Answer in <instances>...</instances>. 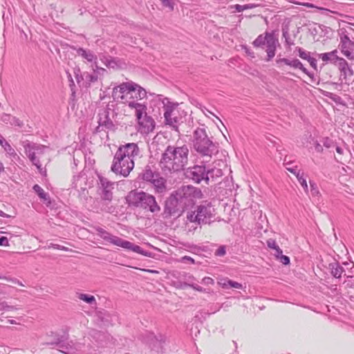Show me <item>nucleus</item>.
I'll return each instance as SVG.
<instances>
[{"mask_svg": "<svg viewBox=\"0 0 354 354\" xmlns=\"http://www.w3.org/2000/svg\"><path fill=\"white\" fill-rule=\"evenodd\" d=\"M203 194L199 188L192 185L182 186L173 192L165 201L164 214L165 217L180 215L186 209L192 207Z\"/></svg>", "mask_w": 354, "mask_h": 354, "instance_id": "1", "label": "nucleus"}, {"mask_svg": "<svg viewBox=\"0 0 354 354\" xmlns=\"http://www.w3.org/2000/svg\"><path fill=\"white\" fill-rule=\"evenodd\" d=\"M189 149L183 146L169 145L162 153L160 167L166 174H171L183 170L188 162Z\"/></svg>", "mask_w": 354, "mask_h": 354, "instance_id": "2", "label": "nucleus"}, {"mask_svg": "<svg viewBox=\"0 0 354 354\" xmlns=\"http://www.w3.org/2000/svg\"><path fill=\"white\" fill-rule=\"evenodd\" d=\"M192 145L194 150L202 157L211 158L217 152L216 144L209 138L204 127H198L194 130Z\"/></svg>", "mask_w": 354, "mask_h": 354, "instance_id": "3", "label": "nucleus"}, {"mask_svg": "<svg viewBox=\"0 0 354 354\" xmlns=\"http://www.w3.org/2000/svg\"><path fill=\"white\" fill-rule=\"evenodd\" d=\"M127 203L130 206L149 209L155 213L160 210L153 196L144 192L131 191L126 196Z\"/></svg>", "mask_w": 354, "mask_h": 354, "instance_id": "4", "label": "nucleus"}, {"mask_svg": "<svg viewBox=\"0 0 354 354\" xmlns=\"http://www.w3.org/2000/svg\"><path fill=\"white\" fill-rule=\"evenodd\" d=\"M97 236L103 240L111 243L113 245L121 247L128 250L133 251L145 257H151V252L142 250V248L130 241L124 240L119 236H115L106 231L100 227H95Z\"/></svg>", "mask_w": 354, "mask_h": 354, "instance_id": "5", "label": "nucleus"}, {"mask_svg": "<svg viewBox=\"0 0 354 354\" xmlns=\"http://www.w3.org/2000/svg\"><path fill=\"white\" fill-rule=\"evenodd\" d=\"M215 215V209L211 203L205 202L197 207L196 212L187 215L190 222H195L199 225L210 223Z\"/></svg>", "mask_w": 354, "mask_h": 354, "instance_id": "6", "label": "nucleus"}, {"mask_svg": "<svg viewBox=\"0 0 354 354\" xmlns=\"http://www.w3.org/2000/svg\"><path fill=\"white\" fill-rule=\"evenodd\" d=\"M159 100L162 104L165 124L170 126L174 130L178 131L179 118L177 116L178 106V102L170 101L168 97L158 95Z\"/></svg>", "mask_w": 354, "mask_h": 354, "instance_id": "7", "label": "nucleus"}, {"mask_svg": "<svg viewBox=\"0 0 354 354\" xmlns=\"http://www.w3.org/2000/svg\"><path fill=\"white\" fill-rule=\"evenodd\" d=\"M68 330H66L62 335L55 334V342L47 343V344L58 346L59 351L65 354H78L77 351L82 347V344L73 341L68 342Z\"/></svg>", "mask_w": 354, "mask_h": 354, "instance_id": "8", "label": "nucleus"}, {"mask_svg": "<svg viewBox=\"0 0 354 354\" xmlns=\"http://www.w3.org/2000/svg\"><path fill=\"white\" fill-rule=\"evenodd\" d=\"M116 160L119 162L124 158L133 160L142 156L140 150L136 143L129 142L120 145L115 152Z\"/></svg>", "mask_w": 354, "mask_h": 354, "instance_id": "9", "label": "nucleus"}, {"mask_svg": "<svg viewBox=\"0 0 354 354\" xmlns=\"http://www.w3.org/2000/svg\"><path fill=\"white\" fill-rule=\"evenodd\" d=\"M133 167V160L124 158L122 160L118 162L116 160V155L115 154L111 165V171L113 172L116 174H119L124 177H127L129 175Z\"/></svg>", "mask_w": 354, "mask_h": 354, "instance_id": "10", "label": "nucleus"}, {"mask_svg": "<svg viewBox=\"0 0 354 354\" xmlns=\"http://www.w3.org/2000/svg\"><path fill=\"white\" fill-rule=\"evenodd\" d=\"M340 39L339 46L342 53L348 58L353 59L352 53L354 50V42L349 38L348 32L346 28L339 30Z\"/></svg>", "mask_w": 354, "mask_h": 354, "instance_id": "11", "label": "nucleus"}, {"mask_svg": "<svg viewBox=\"0 0 354 354\" xmlns=\"http://www.w3.org/2000/svg\"><path fill=\"white\" fill-rule=\"evenodd\" d=\"M185 176L196 183L205 181L206 167L205 165H194L187 169Z\"/></svg>", "mask_w": 354, "mask_h": 354, "instance_id": "12", "label": "nucleus"}, {"mask_svg": "<svg viewBox=\"0 0 354 354\" xmlns=\"http://www.w3.org/2000/svg\"><path fill=\"white\" fill-rule=\"evenodd\" d=\"M133 82H123L113 88L112 97L114 100H121L126 103Z\"/></svg>", "mask_w": 354, "mask_h": 354, "instance_id": "13", "label": "nucleus"}, {"mask_svg": "<svg viewBox=\"0 0 354 354\" xmlns=\"http://www.w3.org/2000/svg\"><path fill=\"white\" fill-rule=\"evenodd\" d=\"M100 184V196L103 201H111L113 198V183L106 178L99 176Z\"/></svg>", "mask_w": 354, "mask_h": 354, "instance_id": "14", "label": "nucleus"}, {"mask_svg": "<svg viewBox=\"0 0 354 354\" xmlns=\"http://www.w3.org/2000/svg\"><path fill=\"white\" fill-rule=\"evenodd\" d=\"M147 97L146 91L141 87L140 85L133 82L129 93L127 96V101L126 103L128 104L129 101L136 102L139 100H142Z\"/></svg>", "mask_w": 354, "mask_h": 354, "instance_id": "15", "label": "nucleus"}, {"mask_svg": "<svg viewBox=\"0 0 354 354\" xmlns=\"http://www.w3.org/2000/svg\"><path fill=\"white\" fill-rule=\"evenodd\" d=\"M139 124V131L141 133L148 134L152 132L155 129V121L151 117L145 114L140 120H138Z\"/></svg>", "mask_w": 354, "mask_h": 354, "instance_id": "16", "label": "nucleus"}, {"mask_svg": "<svg viewBox=\"0 0 354 354\" xmlns=\"http://www.w3.org/2000/svg\"><path fill=\"white\" fill-rule=\"evenodd\" d=\"M111 109L109 105H107L106 108L99 113V121L100 126H102L109 130H113L115 125L110 118L109 112Z\"/></svg>", "mask_w": 354, "mask_h": 354, "instance_id": "17", "label": "nucleus"}, {"mask_svg": "<svg viewBox=\"0 0 354 354\" xmlns=\"http://www.w3.org/2000/svg\"><path fill=\"white\" fill-rule=\"evenodd\" d=\"M276 64L279 68H281L283 65L285 64L293 68H299L304 73H307V69L298 59H289L287 58H277L276 59Z\"/></svg>", "mask_w": 354, "mask_h": 354, "instance_id": "18", "label": "nucleus"}, {"mask_svg": "<svg viewBox=\"0 0 354 354\" xmlns=\"http://www.w3.org/2000/svg\"><path fill=\"white\" fill-rule=\"evenodd\" d=\"M33 145H24V149H25V153L28 157L31 162L36 166V167L38 169L39 172L41 174L43 173L42 168H41V164L40 163V161L39 160L38 156L34 153V149Z\"/></svg>", "mask_w": 354, "mask_h": 354, "instance_id": "19", "label": "nucleus"}, {"mask_svg": "<svg viewBox=\"0 0 354 354\" xmlns=\"http://www.w3.org/2000/svg\"><path fill=\"white\" fill-rule=\"evenodd\" d=\"M268 41H267V44L266 45V51L267 53V59L266 61H270L275 55V51L277 48V45L278 44V39L274 36H269Z\"/></svg>", "mask_w": 354, "mask_h": 354, "instance_id": "20", "label": "nucleus"}, {"mask_svg": "<svg viewBox=\"0 0 354 354\" xmlns=\"http://www.w3.org/2000/svg\"><path fill=\"white\" fill-rule=\"evenodd\" d=\"M128 106L131 109H135L137 120H140L147 114V106L144 104L129 101L128 102Z\"/></svg>", "mask_w": 354, "mask_h": 354, "instance_id": "21", "label": "nucleus"}, {"mask_svg": "<svg viewBox=\"0 0 354 354\" xmlns=\"http://www.w3.org/2000/svg\"><path fill=\"white\" fill-rule=\"evenodd\" d=\"M72 187L78 192L82 191L84 192L86 189V178L84 175L75 176L72 182Z\"/></svg>", "mask_w": 354, "mask_h": 354, "instance_id": "22", "label": "nucleus"}, {"mask_svg": "<svg viewBox=\"0 0 354 354\" xmlns=\"http://www.w3.org/2000/svg\"><path fill=\"white\" fill-rule=\"evenodd\" d=\"M76 50L77 55L86 59L88 62H95L96 64L97 56L90 50H86L83 48H73Z\"/></svg>", "mask_w": 354, "mask_h": 354, "instance_id": "23", "label": "nucleus"}, {"mask_svg": "<svg viewBox=\"0 0 354 354\" xmlns=\"http://www.w3.org/2000/svg\"><path fill=\"white\" fill-rule=\"evenodd\" d=\"M159 174L158 171H153L150 166L147 165L140 174V176L143 180L151 183Z\"/></svg>", "mask_w": 354, "mask_h": 354, "instance_id": "24", "label": "nucleus"}, {"mask_svg": "<svg viewBox=\"0 0 354 354\" xmlns=\"http://www.w3.org/2000/svg\"><path fill=\"white\" fill-rule=\"evenodd\" d=\"M328 268L330 270V274L336 279H340L342 274L345 272L344 268L337 261L330 263Z\"/></svg>", "mask_w": 354, "mask_h": 354, "instance_id": "25", "label": "nucleus"}, {"mask_svg": "<svg viewBox=\"0 0 354 354\" xmlns=\"http://www.w3.org/2000/svg\"><path fill=\"white\" fill-rule=\"evenodd\" d=\"M223 176V171L218 168L206 169L205 183H209L210 180L215 181L217 178H220Z\"/></svg>", "mask_w": 354, "mask_h": 354, "instance_id": "26", "label": "nucleus"}, {"mask_svg": "<svg viewBox=\"0 0 354 354\" xmlns=\"http://www.w3.org/2000/svg\"><path fill=\"white\" fill-rule=\"evenodd\" d=\"M166 180L164 178L161 177L160 174L154 178V180L151 183L153 185L156 192L163 193L166 191Z\"/></svg>", "mask_w": 354, "mask_h": 354, "instance_id": "27", "label": "nucleus"}, {"mask_svg": "<svg viewBox=\"0 0 354 354\" xmlns=\"http://www.w3.org/2000/svg\"><path fill=\"white\" fill-rule=\"evenodd\" d=\"M269 36H274V34L272 32H266L265 35H259L257 39L253 41L252 44L256 48H262L267 44V41H268Z\"/></svg>", "mask_w": 354, "mask_h": 354, "instance_id": "28", "label": "nucleus"}, {"mask_svg": "<svg viewBox=\"0 0 354 354\" xmlns=\"http://www.w3.org/2000/svg\"><path fill=\"white\" fill-rule=\"evenodd\" d=\"M185 286L191 287L194 290H197L198 292H205V289L203 288L194 283V281L196 280V279L193 275L190 274H185Z\"/></svg>", "mask_w": 354, "mask_h": 354, "instance_id": "29", "label": "nucleus"}, {"mask_svg": "<svg viewBox=\"0 0 354 354\" xmlns=\"http://www.w3.org/2000/svg\"><path fill=\"white\" fill-rule=\"evenodd\" d=\"M337 54V50H334L329 53L319 54V57L321 58L323 62H329L334 64L337 58L338 57Z\"/></svg>", "mask_w": 354, "mask_h": 354, "instance_id": "30", "label": "nucleus"}, {"mask_svg": "<svg viewBox=\"0 0 354 354\" xmlns=\"http://www.w3.org/2000/svg\"><path fill=\"white\" fill-rule=\"evenodd\" d=\"M100 59L106 67L113 68L117 66V62H115V59L112 58L111 57L102 55L100 56Z\"/></svg>", "mask_w": 354, "mask_h": 354, "instance_id": "31", "label": "nucleus"}, {"mask_svg": "<svg viewBox=\"0 0 354 354\" xmlns=\"http://www.w3.org/2000/svg\"><path fill=\"white\" fill-rule=\"evenodd\" d=\"M223 288H234L237 289L242 288V284L230 279L225 280L224 282L220 283Z\"/></svg>", "mask_w": 354, "mask_h": 354, "instance_id": "32", "label": "nucleus"}, {"mask_svg": "<svg viewBox=\"0 0 354 354\" xmlns=\"http://www.w3.org/2000/svg\"><path fill=\"white\" fill-rule=\"evenodd\" d=\"M33 190L39 196V197L44 201L48 199V194L44 192V190L38 185H35L33 186Z\"/></svg>", "mask_w": 354, "mask_h": 354, "instance_id": "33", "label": "nucleus"}, {"mask_svg": "<svg viewBox=\"0 0 354 354\" xmlns=\"http://www.w3.org/2000/svg\"><path fill=\"white\" fill-rule=\"evenodd\" d=\"M297 178L300 185H301V187H303V189H304V192L307 193L308 191V184L306 178H304V172L297 173Z\"/></svg>", "mask_w": 354, "mask_h": 354, "instance_id": "34", "label": "nucleus"}, {"mask_svg": "<svg viewBox=\"0 0 354 354\" xmlns=\"http://www.w3.org/2000/svg\"><path fill=\"white\" fill-rule=\"evenodd\" d=\"M78 298L87 304H95V298L93 295L81 293L78 295Z\"/></svg>", "mask_w": 354, "mask_h": 354, "instance_id": "35", "label": "nucleus"}, {"mask_svg": "<svg viewBox=\"0 0 354 354\" xmlns=\"http://www.w3.org/2000/svg\"><path fill=\"white\" fill-rule=\"evenodd\" d=\"M233 7L235 8V10L237 12H243L245 10L254 8L257 7V5L254 4V3H248V4H245V5L236 4Z\"/></svg>", "mask_w": 354, "mask_h": 354, "instance_id": "36", "label": "nucleus"}, {"mask_svg": "<svg viewBox=\"0 0 354 354\" xmlns=\"http://www.w3.org/2000/svg\"><path fill=\"white\" fill-rule=\"evenodd\" d=\"M338 69L342 71V70H344L348 66L347 62L342 57H337L335 64H334Z\"/></svg>", "mask_w": 354, "mask_h": 354, "instance_id": "37", "label": "nucleus"}, {"mask_svg": "<svg viewBox=\"0 0 354 354\" xmlns=\"http://www.w3.org/2000/svg\"><path fill=\"white\" fill-rule=\"evenodd\" d=\"M1 147L3 148V149L6 151V153L11 157H15L17 156V153L15 152V150L11 147V145L6 141Z\"/></svg>", "mask_w": 354, "mask_h": 354, "instance_id": "38", "label": "nucleus"}, {"mask_svg": "<svg viewBox=\"0 0 354 354\" xmlns=\"http://www.w3.org/2000/svg\"><path fill=\"white\" fill-rule=\"evenodd\" d=\"M26 145H33L32 147L34 149H32V151H34V153H35L36 155L39 156L41 154H43V150L45 149L44 146L37 145L33 142H28Z\"/></svg>", "mask_w": 354, "mask_h": 354, "instance_id": "39", "label": "nucleus"}, {"mask_svg": "<svg viewBox=\"0 0 354 354\" xmlns=\"http://www.w3.org/2000/svg\"><path fill=\"white\" fill-rule=\"evenodd\" d=\"M282 33H283V37L285 38L286 45H288V46H292L295 44L294 41L290 39V36L288 32V30L287 28L286 29L283 28Z\"/></svg>", "mask_w": 354, "mask_h": 354, "instance_id": "40", "label": "nucleus"}, {"mask_svg": "<svg viewBox=\"0 0 354 354\" xmlns=\"http://www.w3.org/2000/svg\"><path fill=\"white\" fill-rule=\"evenodd\" d=\"M73 75L77 84H80V82L83 81L84 78L79 67H75L73 68Z\"/></svg>", "mask_w": 354, "mask_h": 354, "instance_id": "41", "label": "nucleus"}, {"mask_svg": "<svg viewBox=\"0 0 354 354\" xmlns=\"http://www.w3.org/2000/svg\"><path fill=\"white\" fill-rule=\"evenodd\" d=\"M341 76L344 77V79L346 80L347 78H349L353 75V70L348 66L344 70H342L340 71Z\"/></svg>", "mask_w": 354, "mask_h": 354, "instance_id": "42", "label": "nucleus"}, {"mask_svg": "<svg viewBox=\"0 0 354 354\" xmlns=\"http://www.w3.org/2000/svg\"><path fill=\"white\" fill-rule=\"evenodd\" d=\"M67 78L69 82V87L71 88V91L73 93H75V84L74 82V80H73L72 75L68 72L66 71Z\"/></svg>", "mask_w": 354, "mask_h": 354, "instance_id": "43", "label": "nucleus"}, {"mask_svg": "<svg viewBox=\"0 0 354 354\" xmlns=\"http://www.w3.org/2000/svg\"><path fill=\"white\" fill-rule=\"evenodd\" d=\"M310 192L313 196H317L319 194L317 185L315 182L310 180Z\"/></svg>", "mask_w": 354, "mask_h": 354, "instance_id": "44", "label": "nucleus"}, {"mask_svg": "<svg viewBox=\"0 0 354 354\" xmlns=\"http://www.w3.org/2000/svg\"><path fill=\"white\" fill-rule=\"evenodd\" d=\"M322 142L323 144V146L326 148H330L334 146V142L333 140L330 139L328 137L324 138L322 140Z\"/></svg>", "mask_w": 354, "mask_h": 354, "instance_id": "45", "label": "nucleus"}, {"mask_svg": "<svg viewBox=\"0 0 354 354\" xmlns=\"http://www.w3.org/2000/svg\"><path fill=\"white\" fill-rule=\"evenodd\" d=\"M297 49L299 52V56L301 59L307 60L308 58L310 57L309 52H306V50H303L301 48H299V47H297Z\"/></svg>", "mask_w": 354, "mask_h": 354, "instance_id": "46", "label": "nucleus"}, {"mask_svg": "<svg viewBox=\"0 0 354 354\" xmlns=\"http://www.w3.org/2000/svg\"><path fill=\"white\" fill-rule=\"evenodd\" d=\"M98 75L96 74H87L86 75V80L88 82V84L93 82H95L97 81Z\"/></svg>", "mask_w": 354, "mask_h": 354, "instance_id": "47", "label": "nucleus"}, {"mask_svg": "<svg viewBox=\"0 0 354 354\" xmlns=\"http://www.w3.org/2000/svg\"><path fill=\"white\" fill-rule=\"evenodd\" d=\"M11 120V125H15L19 127H22L24 126L23 122L21 121L19 119L17 118L16 117L12 116Z\"/></svg>", "mask_w": 354, "mask_h": 354, "instance_id": "48", "label": "nucleus"}, {"mask_svg": "<svg viewBox=\"0 0 354 354\" xmlns=\"http://www.w3.org/2000/svg\"><path fill=\"white\" fill-rule=\"evenodd\" d=\"M12 117V116L10 114L3 113L0 117V120L6 124H10Z\"/></svg>", "mask_w": 354, "mask_h": 354, "instance_id": "49", "label": "nucleus"}, {"mask_svg": "<svg viewBox=\"0 0 354 354\" xmlns=\"http://www.w3.org/2000/svg\"><path fill=\"white\" fill-rule=\"evenodd\" d=\"M51 248L56 249V250H63V251H68V248L63 246V245H60L59 244L50 243L48 245V248Z\"/></svg>", "mask_w": 354, "mask_h": 354, "instance_id": "50", "label": "nucleus"}, {"mask_svg": "<svg viewBox=\"0 0 354 354\" xmlns=\"http://www.w3.org/2000/svg\"><path fill=\"white\" fill-rule=\"evenodd\" d=\"M226 253L225 247L224 245L220 246L215 252V255L218 257L224 256Z\"/></svg>", "mask_w": 354, "mask_h": 354, "instance_id": "51", "label": "nucleus"}, {"mask_svg": "<svg viewBox=\"0 0 354 354\" xmlns=\"http://www.w3.org/2000/svg\"><path fill=\"white\" fill-rule=\"evenodd\" d=\"M268 248L275 250L279 245L277 244L275 240L270 239L266 241Z\"/></svg>", "mask_w": 354, "mask_h": 354, "instance_id": "52", "label": "nucleus"}, {"mask_svg": "<svg viewBox=\"0 0 354 354\" xmlns=\"http://www.w3.org/2000/svg\"><path fill=\"white\" fill-rule=\"evenodd\" d=\"M93 71L95 73H97L96 75H103L106 72V70L102 67H99L95 64V68L93 69Z\"/></svg>", "mask_w": 354, "mask_h": 354, "instance_id": "53", "label": "nucleus"}, {"mask_svg": "<svg viewBox=\"0 0 354 354\" xmlns=\"http://www.w3.org/2000/svg\"><path fill=\"white\" fill-rule=\"evenodd\" d=\"M180 262L182 263H187V262H189V263H191L192 264H194L195 263V261L193 258H192L191 257H189V256H184L181 258L180 259Z\"/></svg>", "mask_w": 354, "mask_h": 354, "instance_id": "54", "label": "nucleus"}, {"mask_svg": "<svg viewBox=\"0 0 354 354\" xmlns=\"http://www.w3.org/2000/svg\"><path fill=\"white\" fill-rule=\"evenodd\" d=\"M278 259L283 265H288L290 263V259L288 256L282 254Z\"/></svg>", "mask_w": 354, "mask_h": 354, "instance_id": "55", "label": "nucleus"}, {"mask_svg": "<svg viewBox=\"0 0 354 354\" xmlns=\"http://www.w3.org/2000/svg\"><path fill=\"white\" fill-rule=\"evenodd\" d=\"M1 306V309H3L5 310H13L17 309L13 306H8L6 302H2L0 304Z\"/></svg>", "mask_w": 354, "mask_h": 354, "instance_id": "56", "label": "nucleus"}, {"mask_svg": "<svg viewBox=\"0 0 354 354\" xmlns=\"http://www.w3.org/2000/svg\"><path fill=\"white\" fill-rule=\"evenodd\" d=\"M307 61L309 62L310 65L315 69L317 68V59L314 57H309L307 59Z\"/></svg>", "mask_w": 354, "mask_h": 354, "instance_id": "57", "label": "nucleus"}, {"mask_svg": "<svg viewBox=\"0 0 354 354\" xmlns=\"http://www.w3.org/2000/svg\"><path fill=\"white\" fill-rule=\"evenodd\" d=\"M203 283L205 285H213L214 281L212 278L209 277H205L203 279Z\"/></svg>", "mask_w": 354, "mask_h": 354, "instance_id": "58", "label": "nucleus"}, {"mask_svg": "<svg viewBox=\"0 0 354 354\" xmlns=\"http://www.w3.org/2000/svg\"><path fill=\"white\" fill-rule=\"evenodd\" d=\"M164 6L169 8L171 10H174V4L169 0H160Z\"/></svg>", "mask_w": 354, "mask_h": 354, "instance_id": "59", "label": "nucleus"}, {"mask_svg": "<svg viewBox=\"0 0 354 354\" xmlns=\"http://www.w3.org/2000/svg\"><path fill=\"white\" fill-rule=\"evenodd\" d=\"M314 145H315V149L316 151H317L319 153H322L323 151L322 145L320 143H319L317 140L315 142Z\"/></svg>", "mask_w": 354, "mask_h": 354, "instance_id": "60", "label": "nucleus"}, {"mask_svg": "<svg viewBox=\"0 0 354 354\" xmlns=\"http://www.w3.org/2000/svg\"><path fill=\"white\" fill-rule=\"evenodd\" d=\"M274 250V256L278 259L283 254L282 250L278 246Z\"/></svg>", "mask_w": 354, "mask_h": 354, "instance_id": "61", "label": "nucleus"}, {"mask_svg": "<svg viewBox=\"0 0 354 354\" xmlns=\"http://www.w3.org/2000/svg\"><path fill=\"white\" fill-rule=\"evenodd\" d=\"M0 245H8V240L6 236H1L0 238Z\"/></svg>", "mask_w": 354, "mask_h": 354, "instance_id": "62", "label": "nucleus"}, {"mask_svg": "<svg viewBox=\"0 0 354 354\" xmlns=\"http://www.w3.org/2000/svg\"><path fill=\"white\" fill-rule=\"evenodd\" d=\"M288 171H289L290 173L293 174L297 176V173H301L300 171H297V168H292V167H287L286 168Z\"/></svg>", "mask_w": 354, "mask_h": 354, "instance_id": "63", "label": "nucleus"}, {"mask_svg": "<svg viewBox=\"0 0 354 354\" xmlns=\"http://www.w3.org/2000/svg\"><path fill=\"white\" fill-rule=\"evenodd\" d=\"M243 48L248 55L251 56L252 57H254V52L251 51L247 46H243Z\"/></svg>", "mask_w": 354, "mask_h": 354, "instance_id": "64", "label": "nucleus"}]
</instances>
